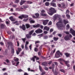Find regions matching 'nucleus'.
I'll return each mask as SVG.
<instances>
[{
    "instance_id": "22",
    "label": "nucleus",
    "mask_w": 75,
    "mask_h": 75,
    "mask_svg": "<svg viewBox=\"0 0 75 75\" xmlns=\"http://www.w3.org/2000/svg\"><path fill=\"white\" fill-rule=\"evenodd\" d=\"M13 60L16 62H17V61H18V59L16 58V57H14Z\"/></svg>"
},
{
    "instance_id": "3",
    "label": "nucleus",
    "mask_w": 75,
    "mask_h": 75,
    "mask_svg": "<svg viewBox=\"0 0 75 75\" xmlns=\"http://www.w3.org/2000/svg\"><path fill=\"white\" fill-rule=\"evenodd\" d=\"M8 47H10V45H11V48L12 50L11 52L12 54H14V50L13 48V43L11 42H8Z\"/></svg>"
},
{
    "instance_id": "21",
    "label": "nucleus",
    "mask_w": 75,
    "mask_h": 75,
    "mask_svg": "<svg viewBox=\"0 0 75 75\" xmlns=\"http://www.w3.org/2000/svg\"><path fill=\"white\" fill-rule=\"evenodd\" d=\"M58 16H60V15L57 14H55L54 16V18H55V19H56V18H57V17H58Z\"/></svg>"
},
{
    "instance_id": "47",
    "label": "nucleus",
    "mask_w": 75,
    "mask_h": 75,
    "mask_svg": "<svg viewBox=\"0 0 75 75\" xmlns=\"http://www.w3.org/2000/svg\"><path fill=\"white\" fill-rule=\"evenodd\" d=\"M40 42L39 41H36L35 42V45H36V44H37L38 43H40Z\"/></svg>"
},
{
    "instance_id": "19",
    "label": "nucleus",
    "mask_w": 75,
    "mask_h": 75,
    "mask_svg": "<svg viewBox=\"0 0 75 75\" xmlns=\"http://www.w3.org/2000/svg\"><path fill=\"white\" fill-rule=\"evenodd\" d=\"M32 20V18H30L29 19V20L30 21V23H35V21H33Z\"/></svg>"
},
{
    "instance_id": "18",
    "label": "nucleus",
    "mask_w": 75,
    "mask_h": 75,
    "mask_svg": "<svg viewBox=\"0 0 75 75\" xmlns=\"http://www.w3.org/2000/svg\"><path fill=\"white\" fill-rule=\"evenodd\" d=\"M22 16L24 18H28V16L27 15H22Z\"/></svg>"
},
{
    "instance_id": "48",
    "label": "nucleus",
    "mask_w": 75,
    "mask_h": 75,
    "mask_svg": "<svg viewBox=\"0 0 75 75\" xmlns=\"http://www.w3.org/2000/svg\"><path fill=\"white\" fill-rule=\"evenodd\" d=\"M35 15L36 16V17H39V16H40V15L38 13H36L35 14Z\"/></svg>"
},
{
    "instance_id": "5",
    "label": "nucleus",
    "mask_w": 75,
    "mask_h": 75,
    "mask_svg": "<svg viewBox=\"0 0 75 75\" xmlns=\"http://www.w3.org/2000/svg\"><path fill=\"white\" fill-rule=\"evenodd\" d=\"M60 55H62V54L61 53H60L59 51H58L56 53L55 55V56L56 58H59L60 57Z\"/></svg>"
},
{
    "instance_id": "36",
    "label": "nucleus",
    "mask_w": 75,
    "mask_h": 75,
    "mask_svg": "<svg viewBox=\"0 0 75 75\" xmlns=\"http://www.w3.org/2000/svg\"><path fill=\"white\" fill-rule=\"evenodd\" d=\"M61 6H62V7H63L64 8V7H65V5L63 3L62 4Z\"/></svg>"
},
{
    "instance_id": "38",
    "label": "nucleus",
    "mask_w": 75,
    "mask_h": 75,
    "mask_svg": "<svg viewBox=\"0 0 75 75\" xmlns=\"http://www.w3.org/2000/svg\"><path fill=\"white\" fill-rule=\"evenodd\" d=\"M42 65H43L44 66H45L46 65V62H44L42 63Z\"/></svg>"
},
{
    "instance_id": "41",
    "label": "nucleus",
    "mask_w": 75,
    "mask_h": 75,
    "mask_svg": "<svg viewBox=\"0 0 75 75\" xmlns=\"http://www.w3.org/2000/svg\"><path fill=\"white\" fill-rule=\"evenodd\" d=\"M28 18H27L24 19L23 21H25V22H26L27 21H28Z\"/></svg>"
},
{
    "instance_id": "52",
    "label": "nucleus",
    "mask_w": 75,
    "mask_h": 75,
    "mask_svg": "<svg viewBox=\"0 0 75 75\" xmlns=\"http://www.w3.org/2000/svg\"><path fill=\"white\" fill-rule=\"evenodd\" d=\"M18 72H22L23 71L21 69H19L18 70Z\"/></svg>"
},
{
    "instance_id": "57",
    "label": "nucleus",
    "mask_w": 75,
    "mask_h": 75,
    "mask_svg": "<svg viewBox=\"0 0 75 75\" xmlns=\"http://www.w3.org/2000/svg\"><path fill=\"white\" fill-rule=\"evenodd\" d=\"M44 74H45V71L42 72L41 74V75H44Z\"/></svg>"
},
{
    "instance_id": "58",
    "label": "nucleus",
    "mask_w": 75,
    "mask_h": 75,
    "mask_svg": "<svg viewBox=\"0 0 75 75\" xmlns=\"http://www.w3.org/2000/svg\"><path fill=\"white\" fill-rule=\"evenodd\" d=\"M52 24V22H51V21H50L48 25H51Z\"/></svg>"
},
{
    "instance_id": "62",
    "label": "nucleus",
    "mask_w": 75,
    "mask_h": 75,
    "mask_svg": "<svg viewBox=\"0 0 75 75\" xmlns=\"http://www.w3.org/2000/svg\"><path fill=\"white\" fill-rule=\"evenodd\" d=\"M58 6V7H61V4H57Z\"/></svg>"
},
{
    "instance_id": "35",
    "label": "nucleus",
    "mask_w": 75,
    "mask_h": 75,
    "mask_svg": "<svg viewBox=\"0 0 75 75\" xmlns=\"http://www.w3.org/2000/svg\"><path fill=\"white\" fill-rule=\"evenodd\" d=\"M34 51L35 52H37L38 51V49L37 48H35L34 49Z\"/></svg>"
},
{
    "instance_id": "1",
    "label": "nucleus",
    "mask_w": 75,
    "mask_h": 75,
    "mask_svg": "<svg viewBox=\"0 0 75 75\" xmlns=\"http://www.w3.org/2000/svg\"><path fill=\"white\" fill-rule=\"evenodd\" d=\"M59 21L56 23V25L59 30H61V29H62V27H63V25H62V20L59 19Z\"/></svg>"
},
{
    "instance_id": "54",
    "label": "nucleus",
    "mask_w": 75,
    "mask_h": 75,
    "mask_svg": "<svg viewBox=\"0 0 75 75\" xmlns=\"http://www.w3.org/2000/svg\"><path fill=\"white\" fill-rule=\"evenodd\" d=\"M53 37V36L52 35H50L49 36V38H52Z\"/></svg>"
},
{
    "instance_id": "60",
    "label": "nucleus",
    "mask_w": 75,
    "mask_h": 75,
    "mask_svg": "<svg viewBox=\"0 0 75 75\" xmlns=\"http://www.w3.org/2000/svg\"><path fill=\"white\" fill-rule=\"evenodd\" d=\"M53 31H54V30L53 29H51L50 30V32H52Z\"/></svg>"
},
{
    "instance_id": "39",
    "label": "nucleus",
    "mask_w": 75,
    "mask_h": 75,
    "mask_svg": "<svg viewBox=\"0 0 75 75\" xmlns=\"http://www.w3.org/2000/svg\"><path fill=\"white\" fill-rule=\"evenodd\" d=\"M41 13H45V10H42L41 11Z\"/></svg>"
},
{
    "instance_id": "4",
    "label": "nucleus",
    "mask_w": 75,
    "mask_h": 75,
    "mask_svg": "<svg viewBox=\"0 0 75 75\" xmlns=\"http://www.w3.org/2000/svg\"><path fill=\"white\" fill-rule=\"evenodd\" d=\"M34 32V30H32L30 31L28 34H27L25 35L26 36L28 39H30L31 38V35L33 34V33Z\"/></svg>"
},
{
    "instance_id": "26",
    "label": "nucleus",
    "mask_w": 75,
    "mask_h": 75,
    "mask_svg": "<svg viewBox=\"0 0 75 75\" xmlns=\"http://www.w3.org/2000/svg\"><path fill=\"white\" fill-rule=\"evenodd\" d=\"M23 7L25 9L29 7V6L28 5H25L23 6Z\"/></svg>"
},
{
    "instance_id": "56",
    "label": "nucleus",
    "mask_w": 75,
    "mask_h": 75,
    "mask_svg": "<svg viewBox=\"0 0 75 75\" xmlns=\"http://www.w3.org/2000/svg\"><path fill=\"white\" fill-rule=\"evenodd\" d=\"M31 45H30L29 47L30 48V50H31V49H32V47H31Z\"/></svg>"
},
{
    "instance_id": "24",
    "label": "nucleus",
    "mask_w": 75,
    "mask_h": 75,
    "mask_svg": "<svg viewBox=\"0 0 75 75\" xmlns=\"http://www.w3.org/2000/svg\"><path fill=\"white\" fill-rule=\"evenodd\" d=\"M65 55L67 57H69V56L70 54H69L68 53H65Z\"/></svg>"
},
{
    "instance_id": "43",
    "label": "nucleus",
    "mask_w": 75,
    "mask_h": 75,
    "mask_svg": "<svg viewBox=\"0 0 75 75\" xmlns=\"http://www.w3.org/2000/svg\"><path fill=\"white\" fill-rule=\"evenodd\" d=\"M69 10H67L66 11V14H69Z\"/></svg>"
},
{
    "instance_id": "46",
    "label": "nucleus",
    "mask_w": 75,
    "mask_h": 75,
    "mask_svg": "<svg viewBox=\"0 0 75 75\" xmlns=\"http://www.w3.org/2000/svg\"><path fill=\"white\" fill-rule=\"evenodd\" d=\"M21 1L22 3H23V4H24V3H25V2H26V1H25L24 0H21Z\"/></svg>"
},
{
    "instance_id": "17",
    "label": "nucleus",
    "mask_w": 75,
    "mask_h": 75,
    "mask_svg": "<svg viewBox=\"0 0 75 75\" xmlns=\"http://www.w3.org/2000/svg\"><path fill=\"white\" fill-rule=\"evenodd\" d=\"M40 26L39 24H37L36 25H32V27H33V28H37L38 27H39Z\"/></svg>"
},
{
    "instance_id": "42",
    "label": "nucleus",
    "mask_w": 75,
    "mask_h": 75,
    "mask_svg": "<svg viewBox=\"0 0 75 75\" xmlns=\"http://www.w3.org/2000/svg\"><path fill=\"white\" fill-rule=\"evenodd\" d=\"M66 16L67 18H70V16H69V14H67Z\"/></svg>"
},
{
    "instance_id": "49",
    "label": "nucleus",
    "mask_w": 75,
    "mask_h": 75,
    "mask_svg": "<svg viewBox=\"0 0 75 75\" xmlns=\"http://www.w3.org/2000/svg\"><path fill=\"white\" fill-rule=\"evenodd\" d=\"M40 27V28H41V29H43V26L40 25V26H39V27Z\"/></svg>"
},
{
    "instance_id": "8",
    "label": "nucleus",
    "mask_w": 75,
    "mask_h": 75,
    "mask_svg": "<svg viewBox=\"0 0 75 75\" xmlns=\"http://www.w3.org/2000/svg\"><path fill=\"white\" fill-rule=\"evenodd\" d=\"M35 32H36L37 34H38V33H42V30L39 28V29L36 30L35 31Z\"/></svg>"
},
{
    "instance_id": "12",
    "label": "nucleus",
    "mask_w": 75,
    "mask_h": 75,
    "mask_svg": "<svg viewBox=\"0 0 75 75\" xmlns=\"http://www.w3.org/2000/svg\"><path fill=\"white\" fill-rule=\"evenodd\" d=\"M18 51H16V54L17 55H18L19 54V53H20V52L21 51V49L19 47H18Z\"/></svg>"
},
{
    "instance_id": "25",
    "label": "nucleus",
    "mask_w": 75,
    "mask_h": 75,
    "mask_svg": "<svg viewBox=\"0 0 75 75\" xmlns=\"http://www.w3.org/2000/svg\"><path fill=\"white\" fill-rule=\"evenodd\" d=\"M25 25L27 28H29L30 27V25L29 24H26Z\"/></svg>"
},
{
    "instance_id": "2",
    "label": "nucleus",
    "mask_w": 75,
    "mask_h": 75,
    "mask_svg": "<svg viewBox=\"0 0 75 75\" xmlns=\"http://www.w3.org/2000/svg\"><path fill=\"white\" fill-rule=\"evenodd\" d=\"M55 12V10L54 8H51L49 10V11L48 13L50 16H52V15Z\"/></svg>"
},
{
    "instance_id": "63",
    "label": "nucleus",
    "mask_w": 75,
    "mask_h": 75,
    "mask_svg": "<svg viewBox=\"0 0 75 75\" xmlns=\"http://www.w3.org/2000/svg\"><path fill=\"white\" fill-rule=\"evenodd\" d=\"M23 4V2H22L21 1L20 3V4L21 6Z\"/></svg>"
},
{
    "instance_id": "10",
    "label": "nucleus",
    "mask_w": 75,
    "mask_h": 75,
    "mask_svg": "<svg viewBox=\"0 0 75 75\" xmlns=\"http://www.w3.org/2000/svg\"><path fill=\"white\" fill-rule=\"evenodd\" d=\"M64 39L66 41H67V40H70V39L68 35H66L64 37Z\"/></svg>"
},
{
    "instance_id": "51",
    "label": "nucleus",
    "mask_w": 75,
    "mask_h": 75,
    "mask_svg": "<svg viewBox=\"0 0 75 75\" xmlns=\"http://www.w3.org/2000/svg\"><path fill=\"white\" fill-rule=\"evenodd\" d=\"M28 44H29V42L28 41H26L25 45H27Z\"/></svg>"
},
{
    "instance_id": "33",
    "label": "nucleus",
    "mask_w": 75,
    "mask_h": 75,
    "mask_svg": "<svg viewBox=\"0 0 75 75\" xmlns=\"http://www.w3.org/2000/svg\"><path fill=\"white\" fill-rule=\"evenodd\" d=\"M25 48L26 50H28V48L27 47V45H25Z\"/></svg>"
},
{
    "instance_id": "9",
    "label": "nucleus",
    "mask_w": 75,
    "mask_h": 75,
    "mask_svg": "<svg viewBox=\"0 0 75 75\" xmlns=\"http://www.w3.org/2000/svg\"><path fill=\"white\" fill-rule=\"evenodd\" d=\"M49 20H43V24L44 25H46L47 24V23L48 22Z\"/></svg>"
},
{
    "instance_id": "6",
    "label": "nucleus",
    "mask_w": 75,
    "mask_h": 75,
    "mask_svg": "<svg viewBox=\"0 0 75 75\" xmlns=\"http://www.w3.org/2000/svg\"><path fill=\"white\" fill-rule=\"evenodd\" d=\"M35 58L36 59V60H39V57L35 56H34L33 57H32V58H30V59L31 61H33V62H35Z\"/></svg>"
},
{
    "instance_id": "14",
    "label": "nucleus",
    "mask_w": 75,
    "mask_h": 75,
    "mask_svg": "<svg viewBox=\"0 0 75 75\" xmlns=\"http://www.w3.org/2000/svg\"><path fill=\"white\" fill-rule=\"evenodd\" d=\"M20 28H22L23 30H25V27L24 25H23L22 26H20Z\"/></svg>"
},
{
    "instance_id": "34",
    "label": "nucleus",
    "mask_w": 75,
    "mask_h": 75,
    "mask_svg": "<svg viewBox=\"0 0 75 75\" xmlns=\"http://www.w3.org/2000/svg\"><path fill=\"white\" fill-rule=\"evenodd\" d=\"M19 18H20V19H23V15H22L21 16H19L18 17Z\"/></svg>"
},
{
    "instance_id": "64",
    "label": "nucleus",
    "mask_w": 75,
    "mask_h": 75,
    "mask_svg": "<svg viewBox=\"0 0 75 75\" xmlns=\"http://www.w3.org/2000/svg\"><path fill=\"white\" fill-rule=\"evenodd\" d=\"M24 75H28V74L27 73L25 72L24 74Z\"/></svg>"
},
{
    "instance_id": "11",
    "label": "nucleus",
    "mask_w": 75,
    "mask_h": 75,
    "mask_svg": "<svg viewBox=\"0 0 75 75\" xmlns=\"http://www.w3.org/2000/svg\"><path fill=\"white\" fill-rule=\"evenodd\" d=\"M59 61H64V62H65V64H69V61H65V60H64L63 59H59Z\"/></svg>"
},
{
    "instance_id": "20",
    "label": "nucleus",
    "mask_w": 75,
    "mask_h": 75,
    "mask_svg": "<svg viewBox=\"0 0 75 75\" xmlns=\"http://www.w3.org/2000/svg\"><path fill=\"white\" fill-rule=\"evenodd\" d=\"M58 39H59V38H58V37H54L53 38V40L54 41H57Z\"/></svg>"
},
{
    "instance_id": "23",
    "label": "nucleus",
    "mask_w": 75,
    "mask_h": 75,
    "mask_svg": "<svg viewBox=\"0 0 75 75\" xmlns=\"http://www.w3.org/2000/svg\"><path fill=\"white\" fill-rule=\"evenodd\" d=\"M45 4L46 6H50V3L46 2L45 3Z\"/></svg>"
},
{
    "instance_id": "55",
    "label": "nucleus",
    "mask_w": 75,
    "mask_h": 75,
    "mask_svg": "<svg viewBox=\"0 0 75 75\" xmlns=\"http://www.w3.org/2000/svg\"><path fill=\"white\" fill-rule=\"evenodd\" d=\"M44 69L45 70H46V71H48V68L47 67H45Z\"/></svg>"
},
{
    "instance_id": "27",
    "label": "nucleus",
    "mask_w": 75,
    "mask_h": 75,
    "mask_svg": "<svg viewBox=\"0 0 75 75\" xmlns=\"http://www.w3.org/2000/svg\"><path fill=\"white\" fill-rule=\"evenodd\" d=\"M40 15L41 16H47V15L45 13H40Z\"/></svg>"
},
{
    "instance_id": "31",
    "label": "nucleus",
    "mask_w": 75,
    "mask_h": 75,
    "mask_svg": "<svg viewBox=\"0 0 75 75\" xmlns=\"http://www.w3.org/2000/svg\"><path fill=\"white\" fill-rule=\"evenodd\" d=\"M39 69L41 72H42V69L40 66H39Z\"/></svg>"
},
{
    "instance_id": "30",
    "label": "nucleus",
    "mask_w": 75,
    "mask_h": 75,
    "mask_svg": "<svg viewBox=\"0 0 75 75\" xmlns=\"http://www.w3.org/2000/svg\"><path fill=\"white\" fill-rule=\"evenodd\" d=\"M1 28H4V27H6V25H4L3 24H2L1 25Z\"/></svg>"
},
{
    "instance_id": "37",
    "label": "nucleus",
    "mask_w": 75,
    "mask_h": 75,
    "mask_svg": "<svg viewBox=\"0 0 75 75\" xmlns=\"http://www.w3.org/2000/svg\"><path fill=\"white\" fill-rule=\"evenodd\" d=\"M55 68V65L54 64H53L52 65V69H54Z\"/></svg>"
},
{
    "instance_id": "40",
    "label": "nucleus",
    "mask_w": 75,
    "mask_h": 75,
    "mask_svg": "<svg viewBox=\"0 0 75 75\" xmlns=\"http://www.w3.org/2000/svg\"><path fill=\"white\" fill-rule=\"evenodd\" d=\"M27 3L28 4H32V2L30 1H27Z\"/></svg>"
},
{
    "instance_id": "15",
    "label": "nucleus",
    "mask_w": 75,
    "mask_h": 75,
    "mask_svg": "<svg viewBox=\"0 0 75 75\" xmlns=\"http://www.w3.org/2000/svg\"><path fill=\"white\" fill-rule=\"evenodd\" d=\"M9 19H10L11 21L12 22L15 21L16 20V19L15 18H13V16H11V17H9Z\"/></svg>"
},
{
    "instance_id": "13",
    "label": "nucleus",
    "mask_w": 75,
    "mask_h": 75,
    "mask_svg": "<svg viewBox=\"0 0 75 75\" xmlns=\"http://www.w3.org/2000/svg\"><path fill=\"white\" fill-rule=\"evenodd\" d=\"M50 6H53V7H57L56 4L52 2H51L50 3Z\"/></svg>"
},
{
    "instance_id": "16",
    "label": "nucleus",
    "mask_w": 75,
    "mask_h": 75,
    "mask_svg": "<svg viewBox=\"0 0 75 75\" xmlns=\"http://www.w3.org/2000/svg\"><path fill=\"white\" fill-rule=\"evenodd\" d=\"M44 29L45 30H47V31H49V30H50V28L47 26H45L44 27Z\"/></svg>"
},
{
    "instance_id": "50",
    "label": "nucleus",
    "mask_w": 75,
    "mask_h": 75,
    "mask_svg": "<svg viewBox=\"0 0 75 75\" xmlns=\"http://www.w3.org/2000/svg\"><path fill=\"white\" fill-rule=\"evenodd\" d=\"M15 2L16 3H18L20 2V0H16Z\"/></svg>"
},
{
    "instance_id": "44",
    "label": "nucleus",
    "mask_w": 75,
    "mask_h": 75,
    "mask_svg": "<svg viewBox=\"0 0 75 75\" xmlns=\"http://www.w3.org/2000/svg\"><path fill=\"white\" fill-rule=\"evenodd\" d=\"M60 71L62 72H65V71L63 69H60Z\"/></svg>"
},
{
    "instance_id": "61",
    "label": "nucleus",
    "mask_w": 75,
    "mask_h": 75,
    "mask_svg": "<svg viewBox=\"0 0 75 75\" xmlns=\"http://www.w3.org/2000/svg\"><path fill=\"white\" fill-rule=\"evenodd\" d=\"M36 34L34 33L32 34V36H35Z\"/></svg>"
},
{
    "instance_id": "32",
    "label": "nucleus",
    "mask_w": 75,
    "mask_h": 75,
    "mask_svg": "<svg viewBox=\"0 0 75 75\" xmlns=\"http://www.w3.org/2000/svg\"><path fill=\"white\" fill-rule=\"evenodd\" d=\"M69 24H67L66 26V29L68 30V29H69Z\"/></svg>"
},
{
    "instance_id": "59",
    "label": "nucleus",
    "mask_w": 75,
    "mask_h": 75,
    "mask_svg": "<svg viewBox=\"0 0 75 75\" xmlns=\"http://www.w3.org/2000/svg\"><path fill=\"white\" fill-rule=\"evenodd\" d=\"M48 64L49 65H50V64H52V61H50V62H49Z\"/></svg>"
},
{
    "instance_id": "7",
    "label": "nucleus",
    "mask_w": 75,
    "mask_h": 75,
    "mask_svg": "<svg viewBox=\"0 0 75 75\" xmlns=\"http://www.w3.org/2000/svg\"><path fill=\"white\" fill-rule=\"evenodd\" d=\"M70 32L71 33L72 35H73V36H75V31L74 30L72 29H70Z\"/></svg>"
},
{
    "instance_id": "28",
    "label": "nucleus",
    "mask_w": 75,
    "mask_h": 75,
    "mask_svg": "<svg viewBox=\"0 0 75 75\" xmlns=\"http://www.w3.org/2000/svg\"><path fill=\"white\" fill-rule=\"evenodd\" d=\"M48 36H45L43 37V39L45 40L48 39Z\"/></svg>"
},
{
    "instance_id": "53",
    "label": "nucleus",
    "mask_w": 75,
    "mask_h": 75,
    "mask_svg": "<svg viewBox=\"0 0 75 75\" xmlns=\"http://www.w3.org/2000/svg\"><path fill=\"white\" fill-rule=\"evenodd\" d=\"M6 61L7 63H9L10 62V61H9V60L8 59H6Z\"/></svg>"
},
{
    "instance_id": "45",
    "label": "nucleus",
    "mask_w": 75,
    "mask_h": 75,
    "mask_svg": "<svg viewBox=\"0 0 75 75\" xmlns=\"http://www.w3.org/2000/svg\"><path fill=\"white\" fill-rule=\"evenodd\" d=\"M22 40L23 42H25V40H26V39H25V38H22Z\"/></svg>"
},
{
    "instance_id": "29",
    "label": "nucleus",
    "mask_w": 75,
    "mask_h": 75,
    "mask_svg": "<svg viewBox=\"0 0 75 75\" xmlns=\"http://www.w3.org/2000/svg\"><path fill=\"white\" fill-rule=\"evenodd\" d=\"M63 22L64 24H67V23H68V21L65 20H64Z\"/></svg>"
}]
</instances>
